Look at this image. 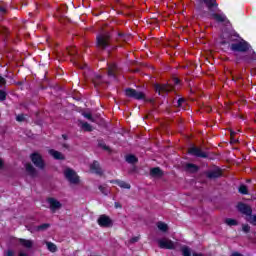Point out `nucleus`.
Wrapping results in <instances>:
<instances>
[{"label":"nucleus","instance_id":"1","mask_svg":"<svg viewBox=\"0 0 256 256\" xmlns=\"http://www.w3.org/2000/svg\"><path fill=\"white\" fill-rule=\"evenodd\" d=\"M228 40L231 42L230 49L235 53H247L251 49V45L243 38L239 37V34H230Z\"/></svg>","mask_w":256,"mask_h":256},{"label":"nucleus","instance_id":"2","mask_svg":"<svg viewBox=\"0 0 256 256\" xmlns=\"http://www.w3.org/2000/svg\"><path fill=\"white\" fill-rule=\"evenodd\" d=\"M96 45L99 49H107L111 46V34L102 32L96 37Z\"/></svg>","mask_w":256,"mask_h":256},{"label":"nucleus","instance_id":"3","mask_svg":"<svg viewBox=\"0 0 256 256\" xmlns=\"http://www.w3.org/2000/svg\"><path fill=\"white\" fill-rule=\"evenodd\" d=\"M64 177L72 185H79V175H77V172H75V170L71 168H66L64 170Z\"/></svg>","mask_w":256,"mask_h":256},{"label":"nucleus","instance_id":"4","mask_svg":"<svg viewBox=\"0 0 256 256\" xmlns=\"http://www.w3.org/2000/svg\"><path fill=\"white\" fill-rule=\"evenodd\" d=\"M126 97H129L130 99H136L137 101H141V99H145V93L141 91H137L133 88H127L125 90Z\"/></svg>","mask_w":256,"mask_h":256},{"label":"nucleus","instance_id":"5","mask_svg":"<svg viewBox=\"0 0 256 256\" xmlns=\"http://www.w3.org/2000/svg\"><path fill=\"white\" fill-rule=\"evenodd\" d=\"M30 159L35 167H38V169H45V162L43 161L41 154L33 153L31 154Z\"/></svg>","mask_w":256,"mask_h":256},{"label":"nucleus","instance_id":"6","mask_svg":"<svg viewBox=\"0 0 256 256\" xmlns=\"http://www.w3.org/2000/svg\"><path fill=\"white\" fill-rule=\"evenodd\" d=\"M97 223L100 227H104V228L113 227V220L111 219V217L105 214H102L99 216Z\"/></svg>","mask_w":256,"mask_h":256},{"label":"nucleus","instance_id":"7","mask_svg":"<svg viewBox=\"0 0 256 256\" xmlns=\"http://www.w3.org/2000/svg\"><path fill=\"white\" fill-rule=\"evenodd\" d=\"M188 153L190 155H193L194 157H200L201 159H207V157H209V155H207V152H203V150H201V148L197 146L189 148Z\"/></svg>","mask_w":256,"mask_h":256},{"label":"nucleus","instance_id":"8","mask_svg":"<svg viewBox=\"0 0 256 256\" xmlns=\"http://www.w3.org/2000/svg\"><path fill=\"white\" fill-rule=\"evenodd\" d=\"M154 89L156 93L163 95V93H171V91H173V86L169 84H155Z\"/></svg>","mask_w":256,"mask_h":256},{"label":"nucleus","instance_id":"9","mask_svg":"<svg viewBox=\"0 0 256 256\" xmlns=\"http://www.w3.org/2000/svg\"><path fill=\"white\" fill-rule=\"evenodd\" d=\"M200 3H203L210 13H215L219 7L217 0H199Z\"/></svg>","mask_w":256,"mask_h":256},{"label":"nucleus","instance_id":"10","mask_svg":"<svg viewBox=\"0 0 256 256\" xmlns=\"http://www.w3.org/2000/svg\"><path fill=\"white\" fill-rule=\"evenodd\" d=\"M47 202L50 205V210L52 211V213H55L56 211H59V209H61V207H63V205L61 204V202H59L57 199L55 198H48Z\"/></svg>","mask_w":256,"mask_h":256},{"label":"nucleus","instance_id":"11","mask_svg":"<svg viewBox=\"0 0 256 256\" xmlns=\"http://www.w3.org/2000/svg\"><path fill=\"white\" fill-rule=\"evenodd\" d=\"M237 207L240 213H242L243 215H246L247 217H251L253 213V209H251V206L244 203H239Z\"/></svg>","mask_w":256,"mask_h":256},{"label":"nucleus","instance_id":"12","mask_svg":"<svg viewBox=\"0 0 256 256\" xmlns=\"http://www.w3.org/2000/svg\"><path fill=\"white\" fill-rule=\"evenodd\" d=\"M223 175V171L220 168H215L206 172L208 179H219Z\"/></svg>","mask_w":256,"mask_h":256},{"label":"nucleus","instance_id":"13","mask_svg":"<svg viewBox=\"0 0 256 256\" xmlns=\"http://www.w3.org/2000/svg\"><path fill=\"white\" fill-rule=\"evenodd\" d=\"M160 249H175V244L169 239H161L158 241Z\"/></svg>","mask_w":256,"mask_h":256},{"label":"nucleus","instance_id":"14","mask_svg":"<svg viewBox=\"0 0 256 256\" xmlns=\"http://www.w3.org/2000/svg\"><path fill=\"white\" fill-rule=\"evenodd\" d=\"M210 17H212L214 21H217V23H229V20H227V16L223 14L211 12Z\"/></svg>","mask_w":256,"mask_h":256},{"label":"nucleus","instance_id":"15","mask_svg":"<svg viewBox=\"0 0 256 256\" xmlns=\"http://www.w3.org/2000/svg\"><path fill=\"white\" fill-rule=\"evenodd\" d=\"M90 171L92 173H95L96 175H103V170L101 169V166L99 165L98 161H94L91 165H90Z\"/></svg>","mask_w":256,"mask_h":256},{"label":"nucleus","instance_id":"16","mask_svg":"<svg viewBox=\"0 0 256 256\" xmlns=\"http://www.w3.org/2000/svg\"><path fill=\"white\" fill-rule=\"evenodd\" d=\"M184 170L186 173H197V171H199V166L193 163H186L184 164Z\"/></svg>","mask_w":256,"mask_h":256},{"label":"nucleus","instance_id":"17","mask_svg":"<svg viewBox=\"0 0 256 256\" xmlns=\"http://www.w3.org/2000/svg\"><path fill=\"white\" fill-rule=\"evenodd\" d=\"M49 154L54 157L56 160H59V161H65V155H63V153L57 151V150H54V149H50L49 150Z\"/></svg>","mask_w":256,"mask_h":256},{"label":"nucleus","instance_id":"18","mask_svg":"<svg viewBox=\"0 0 256 256\" xmlns=\"http://www.w3.org/2000/svg\"><path fill=\"white\" fill-rule=\"evenodd\" d=\"M117 71H119V68H117L116 64H109L108 65V77H117Z\"/></svg>","mask_w":256,"mask_h":256},{"label":"nucleus","instance_id":"19","mask_svg":"<svg viewBox=\"0 0 256 256\" xmlns=\"http://www.w3.org/2000/svg\"><path fill=\"white\" fill-rule=\"evenodd\" d=\"M18 242L22 245V247H25V249H33V240L19 238Z\"/></svg>","mask_w":256,"mask_h":256},{"label":"nucleus","instance_id":"20","mask_svg":"<svg viewBox=\"0 0 256 256\" xmlns=\"http://www.w3.org/2000/svg\"><path fill=\"white\" fill-rule=\"evenodd\" d=\"M11 32H9V29H7L6 27H2L0 29V35L4 41V43H9V40L7 39L9 37Z\"/></svg>","mask_w":256,"mask_h":256},{"label":"nucleus","instance_id":"21","mask_svg":"<svg viewBox=\"0 0 256 256\" xmlns=\"http://www.w3.org/2000/svg\"><path fill=\"white\" fill-rule=\"evenodd\" d=\"M26 171L30 175V177H37V169H35L32 164H26Z\"/></svg>","mask_w":256,"mask_h":256},{"label":"nucleus","instance_id":"22","mask_svg":"<svg viewBox=\"0 0 256 256\" xmlns=\"http://www.w3.org/2000/svg\"><path fill=\"white\" fill-rule=\"evenodd\" d=\"M112 183H116L118 187H121V189H131V184L123 181V180H113Z\"/></svg>","mask_w":256,"mask_h":256},{"label":"nucleus","instance_id":"23","mask_svg":"<svg viewBox=\"0 0 256 256\" xmlns=\"http://www.w3.org/2000/svg\"><path fill=\"white\" fill-rule=\"evenodd\" d=\"M151 177H163V170L159 167L152 168L150 170Z\"/></svg>","mask_w":256,"mask_h":256},{"label":"nucleus","instance_id":"24","mask_svg":"<svg viewBox=\"0 0 256 256\" xmlns=\"http://www.w3.org/2000/svg\"><path fill=\"white\" fill-rule=\"evenodd\" d=\"M92 81H93L94 87H99V85L103 83V77L99 74H95Z\"/></svg>","mask_w":256,"mask_h":256},{"label":"nucleus","instance_id":"25","mask_svg":"<svg viewBox=\"0 0 256 256\" xmlns=\"http://www.w3.org/2000/svg\"><path fill=\"white\" fill-rule=\"evenodd\" d=\"M157 228L159 231H162L163 233H167L169 231V226L165 222H157Z\"/></svg>","mask_w":256,"mask_h":256},{"label":"nucleus","instance_id":"26","mask_svg":"<svg viewBox=\"0 0 256 256\" xmlns=\"http://www.w3.org/2000/svg\"><path fill=\"white\" fill-rule=\"evenodd\" d=\"M131 39L130 35H126L124 33H118L117 41H123L124 43H127Z\"/></svg>","mask_w":256,"mask_h":256},{"label":"nucleus","instance_id":"27","mask_svg":"<svg viewBox=\"0 0 256 256\" xmlns=\"http://www.w3.org/2000/svg\"><path fill=\"white\" fill-rule=\"evenodd\" d=\"M81 123V127L83 129V131H87L89 133H91V131H93V126H91V124L87 123V122H80Z\"/></svg>","mask_w":256,"mask_h":256},{"label":"nucleus","instance_id":"28","mask_svg":"<svg viewBox=\"0 0 256 256\" xmlns=\"http://www.w3.org/2000/svg\"><path fill=\"white\" fill-rule=\"evenodd\" d=\"M50 227H51V224L44 223V224H41L39 226H36L35 231H47V229H49Z\"/></svg>","mask_w":256,"mask_h":256},{"label":"nucleus","instance_id":"29","mask_svg":"<svg viewBox=\"0 0 256 256\" xmlns=\"http://www.w3.org/2000/svg\"><path fill=\"white\" fill-rule=\"evenodd\" d=\"M46 245H47L48 251H50L51 253H56V251H57V245H55V244L52 243V242H46Z\"/></svg>","mask_w":256,"mask_h":256},{"label":"nucleus","instance_id":"30","mask_svg":"<svg viewBox=\"0 0 256 256\" xmlns=\"http://www.w3.org/2000/svg\"><path fill=\"white\" fill-rule=\"evenodd\" d=\"M126 161H127V163H131L133 165V164L137 163V161H139V159H137L135 157V155H128V156H126Z\"/></svg>","mask_w":256,"mask_h":256},{"label":"nucleus","instance_id":"31","mask_svg":"<svg viewBox=\"0 0 256 256\" xmlns=\"http://www.w3.org/2000/svg\"><path fill=\"white\" fill-rule=\"evenodd\" d=\"M226 225H229V227H233L236 225H239V223L237 222V220L232 219V218H228L225 220Z\"/></svg>","mask_w":256,"mask_h":256},{"label":"nucleus","instance_id":"32","mask_svg":"<svg viewBox=\"0 0 256 256\" xmlns=\"http://www.w3.org/2000/svg\"><path fill=\"white\" fill-rule=\"evenodd\" d=\"M239 193H241V195H248V193H249V190H248V188H247V186L246 185H240V187H239Z\"/></svg>","mask_w":256,"mask_h":256},{"label":"nucleus","instance_id":"33","mask_svg":"<svg viewBox=\"0 0 256 256\" xmlns=\"http://www.w3.org/2000/svg\"><path fill=\"white\" fill-rule=\"evenodd\" d=\"M82 115L83 117H85V119H88V121L95 123V118H93V115L91 113L84 112Z\"/></svg>","mask_w":256,"mask_h":256},{"label":"nucleus","instance_id":"34","mask_svg":"<svg viewBox=\"0 0 256 256\" xmlns=\"http://www.w3.org/2000/svg\"><path fill=\"white\" fill-rule=\"evenodd\" d=\"M247 221L251 225H256V214L255 215L250 214V216L247 218Z\"/></svg>","mask_w":256,"mask_h":256},{"label":"nucleus","instance_id":"35","mask_svg":"<svg viewBox=\"0 0 256 256\" xmlns=\"http://www.w3.org/2000/svg\"><path fill=\"white\" fill-rule=\"evenodd\" d=\"M244 61L246 63H251V61H256V54H255V52H253L251 58H249V56L244 57Z\"/></svg>","mask_w":256,"mask_h":256},{"label":"nucleus","instance_id":"36","mask_svg":"<svg viewBox=\"0 0 256 256\" xmlns=\"http://www.w3.org/2000/svg\"><path fill=\"white\" fill-rule=\"evenodd\" d=\"M67 51H68V55H71V56L77 55V48L75 47H70L67 49Z\"/></svg>","mask_w":256,"mask_h":256},{"label":"nucleus","instance_id":"37","mask_svg":"<svg viewBox=\"0 0 256 256\" xmlns=\"http://www.w3.org/2000/svg\"><path fill=\"white\" fill-rule=\"evenodd\" d=\"M182 254L183 256H191V250L188 247H183Z\"/></svg>","mask_w":256,"mask_h":256},{"label":"nucleus","instance_id":"38","mask_svg":"<svg viewBox=\"0 0 256 256\" xmlns=\"http://www.w3.org/2000/svg\"><path fill=\"white\" fill-rule=\"evenodd\" d=\"M7 99V92L0 90V101H5Z\"/></svg>","mask_w":256,"mask_h":256},{"label":"nucleus","instance_id":"39","mask_svg":"<svg viewBox=\"0 0 256 256\" xmlns=\"http://www.w3.org/2000/svg\"><path fill=\"white\" fill-rule=\"evenodd\" d=\"M242 231H244V233H249V231H251V226L250 225H243L242 226Z\"/></svg>","mask_w":256,"mask_h":256},{"label":"nucleus","instance_id":"40","mask_svg":"<svg viewBox=\"0 0 256 256\" xmlns=\"http://www.w3.org/2000/svg\"><path fill=\"white\" fill-rule=\"evenodd\" d=\"M16 121H18L19 123H22V121H25V115L20 114L16 117Z\"/></svg>","mask_w":256,"mask_h":256},{"label":"nucleus","instance_id":"41","mask_svg":"<svg viewBox=\"0 0 256 256\" xmlns=\"http://www.w3.org/2000/svg\"><path fill=\"white\" fill-rule=\"evenodd\" d=\"M183 103H185V99L179 98L178 101H177L178 107H183Z\"/></svg>","mask_w":256,"mask_h":256},{"label":"nucleus","instance_id":"42","mask_svg":"<svg viewBox=\"0 0 256 256\" xmlns=\"http://www.w3.org/2000/svg\"><path fill=\"white\" fill-rule=\"evenodd\" d=\"M98 189H99V191H101V193H103V195H107V191L104 186H99Z\"/></svg>","mask_w":256,"mask_h":256},{"label":"nucleus","instance_id":"43","mask_svg":"<svg viewBox=\"0 0 256 256\" xmlns=\"http://www.w3.org/2000/svg\"><path fill=\"white\" fill-rule=\"evenodd\" d=\"M0 13L1 15H5V13H7V8H5V6H0Z\"/></svg>","mask_w":256,"mask_h":256},{"label":"nucleus","instance_id":"44","mask_svg":"<svg viewBox=\"0 0 256 256\" xmlns=\"http://www.w3.org/2000/svg\"><path fill=\"white\" fill-rule=\"evenodd\" d=\"M74 65H76V67H79V69H85V64L81 65V64L78 63L77 60L74 61Z\"/></svg>","mask_w":256,"mask_h":256},{"label":"nucleus","instance_id":"45","mask_svg":"<svg viewBox=\"0 0 256 256\" xmlns=\"http://www.w3.org/2000/svg\"><path fill=\"white\" fill-rule=\"evenodd\" d=\"M7 80H5V78L0 76V87H3V85H6Z\"/></svg>","mask_w":256,"mask_h":256},{"label":"nucleus","instance_id":"46","mask_svg":"<svg viewBox=\"0 0 256 256\" xmlns=\"http://www.w3.org/2000/svg\"><path fill=\"white\" fill-rule=\"evenodd\" d=\"M139 241V236L133 237L130 240V243H137Z\"/></svg>","mask_w":256,"mask_h":256},{"label":"nucleus","instance_id":"47","mask_svg":"<svg viewBox=\"0 0 256 256\" xmlns=\"http://www.w3.org/2000/svg\"><path fill=\"white\" fill-rule=\"evenodd\" d=\"M114 207H115V209H121L123 206L121 205V203L115 202Z\"/></svg>","mask_w":256,"mask_h":256},{"label":"nucleus","instance_id":"48","mask_svg":"<svg viewBox=\"0 0 256 256\" xmlns=\"http://www.w3.org/2000/svg\"><path fill=\"white\" fill-rule=\"evenodd\" d=\"M204 111H206V113H211V107L205 106Z\"/></svg>","mask_w":256,"mask_h":256},{"label":"nucleus","instance_id":"49","mask_svg":"<svg viewBox=\"0 0 256 256\" xmlns=\"http://www.w3.org/2000/svg\"><path fill=\"white\" fill-rule=\"evenodd\" d=\"M18 256H29V254H27V253H25V252H23V251H20L19 254H18Z\"/></svg>","mask_w":256,"mask_h":256},{"label":"nucleus","instance_id":"50","mask_svg":"<svg viewBox=\"0 0 256 256\" xmlns=\"http://www.w3.org/2000/svg\"><path fill=\"white\" fill-rule=\"evenodd\" d=\"M135 171H137V167L136 166L132 167V169L130 170V173H135Z\"/></svg>","mask_w":256,"mask_h":256},{"label":"nucleus","instance_id":"51","mask_svg":"<svg viewBox=\"0 0 256 256\" xmlns=\"http://www.w3.org/2000/svg\"><path fill=\"white\" fill-rule=\"evenodd\" d=\"M102 147H103V149H105V151H109V146L103 145Z\"/></svg>","mask_w":256,"mask_h":256},{"label":"nucleus","instance_id":"52","mask_svg":"<svg viewBox=\"0 0 256 256\" xmlns=\"http://www.w3.org/2000/svg\"><path fill=\"white\" fill-rule=\"evenodd\" d=\"M193 256H203L201 253H193Z\"/></svg>","mask_w":256,"mask_h":256},{"label":"nucleus","instance_id":"53","mask_svg":"<svg viewBox=\"0 0 256 256\" xmlns=\"http://www.w3.org/2000/svg\"><path fill=\"white\" fill-rule=\"evenodd\" d=\"M63 147H64L65 149H69V144H63Z\"/></svg>","mask_w":256,"mask_h":256},{"label":"nucleus","instance_id":"54","mask_svg":"<svg viewBox=\"0 0 256 256\" xmlns=\"http://www.w3.org/2000/svg\"><path fill=\"white\" fill-rule=\"evenodd\" d=\"M230 135H231V137L233 138V136L235 135V132L231 131V132H230Z\"/></svg>","mask_w":256,"mask_h":256},{"label":"nucleus","instance_id":"55","mask_svg":"<svg viewBox=\"0 0 256 256\" xmlns=\"http://www.w3.org/2000/svg\"><path fill=\"white\" fill-rule=\"evenodd\" d=\"M62 137L63 139L67 140V135L63 134Z\"/></svg>","mask_w":256,"mask_h":256},{"label":"nucleus","instance_id":"56","mask_svg":"<svg viewBox=\"0 0 256 256\" xmlns=\"http://www.w3.org/2000/svg\"><path fill=\"white\" fill-rule=\"evenodd\" d=\"M0 167H3V160L0 159Z\"/></svg>","mask_w":256,"mask_h":256},{"label":"nucleus","instance_id":"57","mask_svg":"<svg viewBox=\"0 0 256 256\" xmlns=\"http://www.w3.org/2000/svg\"><path fill=\"white\" fill-rule=\"evenodd\" d=\"M174 81H175L176 85L179 83V79H177V78Z\"/></svg>","mask_w":256,"mask_h":256},{"label":"nucleus","instance_id":"58","mask_svg":"<svg viewBox=\"0 0 256 256\" xmlns=\"http://www.w3.org/2000/svg\"><path fill=\"white\" fill-rule=\"evenodd\" d=\"M231 141H233V143L237 142V140L233 139V137H231Z\"/></svg>","mask_w":256,"mask_h":256},{"label":"nucleus","instance_id":"59","mask_svg":"<svg viewBox=\"0 0 256 256\" xmlns=\"http://www.w3.org/2000/svg\"><path fill=\"white\" fill-rule=\"evenodd\" d=\"M225 43H227V41L225 40L221 42L222 45H225Z\"/></svg>","mask_w":256,"mask_h":256},{"label":"nucleus","instance_id":"60","mask_svg":"<svg viewBox=\"0 0 256 256\" xmlns=\"http://www.w3.org/2000/svg\"><path fill=\"white\" fill-rule=\"evenodd\" d=\"M12 43H17V40L12 39Z\"/></svg>","mask_w":256,"mask_h":256},{"label":"nucleus","instance_id":"61","mask_svg":"<svg viewBox=\"0 0 256 256\" xmlns=\"http://www.w3.org/2000/svg\"><path fill=\"white\" fill-rule=\"evenodd\" d=\"M247 183H251V180H248Z\"/></svg>","mask_w":256,"mask_h":256}]
</instances>
